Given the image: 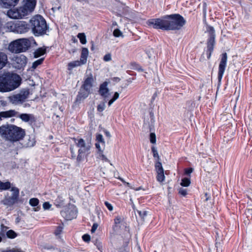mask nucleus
<instances>
[{"label":"nucleus","mask_w":252,"mask_h":252,"mask_svg":"<svg viewBox=\"0 0 252 252\" xmlns=\"http://www.w3.org/2000/svg\"><path fill=\"white\" fill-rule=\"evenodd\" d=\"M227 61V54L226 53H224L221 55V59L219 66L218 78L219 81H221L223 77L226 66Z\"/></svg>","instance_id":"2eb2a0df"},{"label":"nucleus","mask_w":252,"mask_h":252,"mask_svg":"<svg viewBox=\"0 0 252 252\" xmlns=\"http://www.w3.org/2000/svg\"><path fill=\"white\" fill-rule=\"evenodd\" d=\"M29 203L32 206H36L39 204V200L36 198H32L30 199Z\"/></svg>","instance_id":"2f4dec72"},{"label":"nucleus","mask_w":252,"mask_h":252,"mask_svg":"<svg viewBox=\"0 0 252 252\" xmlns=\"http://www.w3.org/2000/svg\"><path fill=\"white\" fill-rule=\"evenodd\" d=\"M82 63L79 60L71 62L68 64V69L71 70L74 67L82 65Z\"/></svg>","instance_id":"b1692460"},{"label":"nucleus","mask_w":252,"mask_h":252,"mask_svg":"<svg viewBox=\"0 0 252 252\" xmlns=\"http://www.w3.org/2000/svg\"><path fill=\"white\" fill-rule=\"evenodd\" d=\"M113 34L115 37H117L123 36L122 32L119 29L114 30Z\"/></svg>","instance_id":"72a5a7b5"},{"label":"nucleus","mask_w":252,"mask_h":252,"mask_svg":"<svg viewBox=\"0 0 252 252\" xmlns=\"http://www.w3.org/2000/svg\"><path fill=\"white\" fill-rule=\"evenodd\" d=\"M31 44V41L29 39L20 38L11 42L8 48L12 53H19L28 50Z\"/></svg>","instance_id":"39448f33"},{"label":"nucleus","mask_w":252,"mask_h":252,"mask_svg":"<svg viewBox=\"0 0 252 252\" xmlns=\"http://www.w3.org/2000/svg\"><path fill=\"white\" fill-rule=\"evenodd\" d=\"M11 188V183L7 181L6 182H2L0 181V190H7Z\"/></svg>","instance_id":"5701e85b"},{"label":"nucleus","mask_w":252,"mask_h":252,"mask_svg":"<svg viewBox=\"0 0 252 252\" xmlns=\"http://www.w3.org/2000/svg\"><path fill=\"white\" fill-rule=\"evenodd\" d=\"M6 235L9 239H14L17 236V234L13 230H9L6 231Z\"/></svg>","instance_id":"a878e982"},{"label":"nucleus","mask_w":252,"mask_h":252,"mask_svg":"<svg viewBox=\"0 0 252 252\" xmlns=\"http://www.w3.org/2000/svg\"><path fill=\"white\" fill-rule=\"evenodd\" d=\"M96 139L97 143H104V141L103 138V136L101 134H97L96 135Z\"/></svg>","instance_id":"e433bc0d"},{"label":"nucleus","mask_w":252,"mask_h":252,"mask_svg":"<svg viewBox=\"0 0 252 252\" xmlns=\"http://www.w3.org/2000/svg\"><path fill=\"white\" fill-rule=\"evenodd\" d=\"M155 168L157 172L163 171V169L160 161H157L155 164Z\"/></svg>","instance_id":"7c9ffc66"},{"label":"nucleus","mask_w":252,"mask_h":252,"mask_svg":"<svg viewBox=\"0 0 252 252\" xmlns=\"http://www.w3.org/2000/svg\"><path fill=\"white\" fill-rule=\"evenodd\" d=\"M7 62V55L3 52H0V69H2L5 66Z\"/></svg>","instance_id":"4be33fe9"},{"label":"nucleus","mask_w":252,"mask_h":252,"mask_svg":"<svg viewBox=\"0 0 252 252\" xmlns=\"http://www.w3.org/2000/svg\"><path fill=\"white\" fill-rule=\"evenodd\" d=\"M70 152L71 153V157L72 158H74L76 157L75 153L74 151L73 148L70 147Z\"/></svg>","instance_id":"4d7b16f0"},{"label":"nucleus","mask_w":252,"mask_h":252,"mask_svg":"<svg viewBox=\"0 0 252 252\" xmlns=\"http://www.w3.org/2000/svg\"><path fill=\"white\" fill-rule=\"evenodd\" d=\"M73 139L77 147L79 148L77 160L79 162L84 159L86 155L89 154L91 144L89 142L86 143L85 140L82 138L78 139L74 138Z\"/></svg>","instance_id":"6e6552de"},{"label":"nucleus","mask_w":252,"mask_h":252,"mask_svg":"<svg viewBox=\"0 0 252 252\" xmlns=\"http://www.w3.org/2000/svg\"><path fill=\"white\" fill-rule=\"evenodd\" d=\"M95 147L98 149V150L99 153L102 152V150H101V148H100V145H99V143H95Z\"/></svg>","instance_id":"bf43d9fd"},{"label":"nucleus","mask_w":252,"mask_h":252,"mask_svg":"<svg viewBox=\"0 0 252 252\" xmlns=\"http://www.w3.org/2000/svg\"><path fill=\"white\" fill-rule=\"evenodd\" d=\"M99 157H100V158H101V159L102 160H104L105 161H109L108 159L106 157V156H104L102 154V152H101L100 153H99Z\"/></svg>","instance_id":"603ef678"},{"label":"nucleus","mask_w":252,"mask_h":252,"mask_svg":"<svg viewBox=\"0 0 252 252\" xmlns=\"http://www.w3.org/2000/svg\"><path fill=\"white\" fill-rule=\"evenodd\" d=\"M137 213L139 215L140 217L142 219H144L145 217H146L147 215V212L145 210H142V211H137Z\"/></svg>","instance_id":"f704fd0d"},{"label":"nucleus","mask_w":252,"mask_h":252,"mask_svg":"<svg viewBox=\"0 0 252 252\" xmlns=\"http://www.w3.org/2000/svg\"><path fill=\"white\" fill-rule=\"evenodd\" d=\"M8 229V227L5 226L4 224H1L0 225V234L1 235H4L5 233L6 232V230Z\"/></svg>","instance_id":"c9c22d12"},{"label":"nucleus","mask_w":252,"mask_h":252,"mask_svg":"<svg viewBox=\"0 0 252 252\" xmlns=\"http://www.w3.org/2000/svg\"><path fill=\"white\" fill-rule=\"evenodd\" d=\"M2 6L8 8L11 6H15L19 0H0Z\"/></svg>","instance_id":"412c9836"},{"label":"nucleus","mask_w":252,"mask_h":252,"mask_svg":"<svg viewBox=\"0 0 252 252\" xmlns=\"http://www.w3.org/2000/svg\"><path fill=\"white\" fill-rule=\"evenodd\" d=\"M151 52H153V50L151 49V50L147 51L146 54H147V56H148L149 58L150 59L152 57V54Z\"/></svg>","instance_id":"13d9d810"},{"label":"nucleus","mask_w":252,"mask_h":252,"mask_svg":"<svg viewBox=\"0 0 252 252\" xmlns=\"http://www.w3.org/2000/svg\"><path fill=\"white\" fill-rule=\"evenodd\" d=\"M119 180H120V181H122L123 183H124L126 185H127V186H129V183H127V182H125V181H124V180L123 178H119Z\"/></svg>","instance_id":"052dcab7"},{"label":"nucleus","mask_w":252,"mask_h":252,"mask_svg":"<svg viewBox=\"0 0 252 252\" xmlns=\"http://www.w3.org/2000/svg\"><path fill=\"white\" fill-rule=\"evenodd\" d=\"M82 239L84 242H89L90 241L91 237L89 234H86L82 236Z\"/></svg>","instance_id":"37998d69"},{"label":"nucleus","mask_w":252,"mask_h":252,"mask_svg":"<svg viewBox=\"0 0 252 252\" xmlns=\"http://www.w3.org/2000/svg\"><path fill=\"white\" fill-rule=\"evenodd\" d=\"M104 204L110 211H113V207L111 203H110L108 201H105Z\"/></svg>","instance_id":"c03bdc74"},{"label":"nucleus","mask_w":252,"mask_h":252,"mask_svg":"<svg viewBox=\"0 0 252 252\" xmlns=\"http://www.w3.org/2000/svg\"><path fill=\"white\" fill-rule=\"evenodd\" d=\"M108 85V82L105 81L103 83L101 84L99 86L98 93L104 99L108 97L109 95V89L107 87Z\"/></svg>","instance_id":"f3484780"},{"label":"nucleus","mask_w":252,"mask_h":252,"mask_svg":"<svg viewBox=\"0 0 252 252\" xmlns=\"http://www.w3.org/2000/svg\"><path fill=\"white\" fill-rule=\"evenodd\" d=\"M179 193L183 196H185L187 194V190L181 188L179 190Z\"/></svg>","instance_id":"a19ab883"},{"label":"nucleus","mask_w":252,"mask_h":252,"mask_svg":"<svg viewBox=\"0 0 252 252\" xmlns=\"http://www.w3.org/2000/svg\"><path fill=\"white\" fill-rule=\"evenodd\" d=\"M119 97V94L115 92L113 97L111 98L114 101H116Z\"/></svg>","instance_id":"864d4df0"},{"label":"nucleus","mask_w":252,"mask_h":252,"mask_svg":"<svg viewBox=\"0 0 252 252\" xmlns=\"http://www.w3.org/2000/svg\"><path fill=\"white\" fill-rule=\"evenodd\" d=\"M117 23L116 22H113V23H112V26H117Z\"/></svg>","instance_id":"338daca9"},{"label":"nucleus","mask_w":252,"mask_h":252,"mask_svg":"<svg viewBox=\"0 0 252 252\" xmlns=\"http://www.w3.org/2000/svg\"><path fill=\"white\" fill-rule=\"evenodd\" d=\"M36 3V0H25L22 6L8 10L7 15L12 19L22 18L33 11Z\"/></svg>","instance_id":"7ed1b4c3"},{"label":"nucleus","mask_w":252,"mask_h":252,"mask_svg":"<svg viewBox=\"0 0 252 252\" xmlns=\"http://www.w3.org/2000/svg\"><path fill=\"white\" fill-rule=\"evenodd\" d=\"M79 61L82 65L85 64L87 63V58L81 55L80 59Z\"/></svg>","instance_id":"de8ad7c7"},{"label":"nucleus","mask_w":252,"mask_h":252,"mask_svg":"<svg viewBox=\"0 0 252 252\" xmlns=\"http://www.w3.org/2000/svg\"><path fill=\"white\" fill-rule=\"evenodd\" d=\"M207 32L209 33V38L207 41V47L206 50L207 58L210 59L215 43V31L213 27L208 25L206 28Z\"/></svg>","instance_id":"9d476101"},{"label":"nucleus","mask_w":252,"mask_h":252,"mask_svg":"<svg viewBox=\"0 0 252 252\" xmlns=\"http://www.w3.org/2000/svg\"><path fill=\"white\" fill-rule=\"evenodd\" d=\"M2 252H24L23 251H21L20 250H19V249H10V250H4V251H2Z\"/></svg>","instance_id":"49530a36"},{"label":"nucleus","mask_w":252,"mask_h":252,"mask_svg":"<svg viewBox=\"0 0 252 252\" xmlns=\"http://www.w3.org/2000/svg\"><path fill=\"white\" fill-rule=\"evenodd\" d=\"M185 173L187 174V175H189L190 173H191L193 171V169L192 168H186L185 169Z\"/></svg>","instance_id":"6e6d98bb"},{"label":"nucleus","mask_w":252,"mask_h":252,"mask_svg":"<svg viewBox=\"0 0 252 252\" xmlns=\"http://www.w3.org/2000/svg\"><path fill=\"white\" fill-rule=\"evenodd\" d=\"M105 101L102 102L97 105V110L100 112H102L105 109Z\"/></svg>","instance_id":"473e14b6"},{"label":"nucleus","mask_w":252,"mask_h":252,"mask_svg":"<svg viewBox=\"0 0 252 252\" xmlns=\"http://www.w3.org/2000/svg\"><path fill=\"white\" fill-rule=\"evenodd\" d=\"M114 101L112 99H111L108 102V105L109 106H110L114 102Z\"/></svg>","instance_id":"680f3d73"},{"label":"nucleus","mask_w":252,"mask_h":252,"mask_svg":"<svg viewBox=\"0 0 252 252\" xmlns=\"http://www.w3.org/2000/svg\"><path fill=\"white\" fill-rule=\"evenodd\" d=\"M11 191L13 192L11 196L6 197L2 201L3 204L9 206L14 204L17 201L19 196V190L18 188L13 187Z\"/></svg>","instance_id":"ddd939ff"},{"label":"nucleus","mask_w":252,"mask_h":252,"mask_svg":"<svg viewBox=\"0 0 252 252\" xmlns=\"http://www.w3.org/2000/svg\"><path fill=\"white\" fill-rule=\"evenodd\" d=\"M122 221V218L120 216H117L114 219V222L116 225L120 224Z\"/></svg>","instance_id":"a18cd8bd"},{"label":"nucleus","mask_w":252,"mask_h":252,"mask_svg":"<svg viewBox=\"0 0 252 252\" xmlns=\"http://www.w3.org/2000/svg\"><path fill=\"white\" fill-rule=\"evenodd\" d=\"M63 229V226L62 225L58 226L56 229L55 231V234L58 235L61 233Z\"/></svg>","instance_id":"58836bf2"},{"label":"nucleus","mask_w":252,"mask_h":252,"mask_svg":"<svg viewBox=\"0 0 252 252\" xmlns=\"http://www.w3.org/2000/svg\"><path fill=\"white\" fill-rule=\"evenodd\" d=\"M89 54V51L87 48H83L81 51V55L88 58Z\"/></svg>","instance_id":"ea45409f"},{"label":"nucleus","mask_w":252,"mask_h":252,"mask_svg":"<svg viewBox=\"0 0 252 252\" xmlns=\"http://www.w3.org/2000/svg\"><path fill=\"white\" fill-rule=\"evenodd\" d=\"M150 142L152 144H155L156 142V136L154 133H151L150 135Z\"/></svg>","instance_id":"4c0bfd02"},{"label":"nucleus","mask_w":252,"mask_h":252,"mask_svg":"<svg viewBox=\"0 0 252 252\" xmlns=\"http://www.w3.org/2000/svg\"><path fill=\"white\" fill-rule=\"evenodd\" d=\"M98 224L97 223H94L92 227L91 232L94 233L98 227Z\"/></svg>","instance_id":"3c124183"},{"label":"nucleus","mask_w":252,"mask_h":252,"mask_svg":"<svg viewBox=\"0 0 252 252\" xmlns=\"http://www.w3.org/2000/svg\"><path fill=\"white\" fill-rule=\"evenodd\" d=\"M0 135L6 141L15 142L22 140L26 135V131L16 125L6 124L0 126Z\"/></svg>","instance_id":"f257e3e1"},{"label":"nucleus","mask_w":252,"mask_h":252,"mask_svg":"<svg viewBox=\"0 0 252 252\" xmlns=\"http://www.w3.org/2000/svg\"><path fill=\"white\" fill-rule=\"evenodd\" d=\"M167 16L168 15H165L159 18L150 19L147 21V24L156 30L169 31Z\"/></svg>","instance_id":"0eeeda50"},{"label":"nucleus","mask_w":252,"mask_h":252,"mask_svg":"<svg viewBox=\"0 0 252 252\" xmlns=\"http://www.w3.org/2000/svg\"><path fill=\"white\" fill-rule=\"evenodd\" d=\"M44 61V58H40L35 62L32 64V68L33 69H35L39 65L41 64Z\"/></svg>","instance_id":"c756f323"},{"label":"nucleus","mask_w":252,"mask_h":252,"mask_svg":"<svg viewBox=\"0 0 252 252\" xmlns=\"http://www.w3.org/2000/svg\"><path fill=\"white\" fill-rule=\"evenodd\" d=\"M205 195L206 197V198L205 199V200L207 201L209 199V197L208 196V193H205Z\"/></svg>","instance_id":"69168bd1"},{"label":"nucleus","mask_w":252,"mask_h":252,"mask_svg":"<svg viewBox=\"0 0 252 252\" xmlns=\"http://www.w3.org/2000/svg\"><path fill=\"white\" fill-rule=\"evenodd\" d=\"M63 217L66 220H71L77 216V210L74 206H71L64 209L61 212Z\"/></svg>","instance_id":"4468645a"},{"label":"nucleus","mask_w":252,"mask_h":252,"mask_svg":"<svg viewBox=\"0 0 252 252\" xmlns=\"http://www.w3.org/2000/svg\"><path fill=\"white\" fill-rule=\"evenodd\" d=\"M78 38L79 39L80 42L82 44H85L87 42L86 35L84 33H79L77 35Z\"/></svg>","instance_id":"c85d7f7f"},{"label":"nucleus","mask_w":252,"mask_h":252,"mask_svg":"<svg viewBox=\"0 0 252 252\" xmlns=\"http://www.w3.org/2000/svg\"><path fill=\"white\" fill-rule=\"evenodd\" d=\"M21 77L16 73H4L0 75V92H8L18 88L21 83Z\"/></svg>","instance_id":"f03ea898"},{"label":"nucleus","mask_w":252,"mask_h":252,"mask_svg":"<svg viewBox=\"0 0 252 252\" xmlns=\"http://www.w3.org/2000/svg\"><path fill=\"white\" fill-rule=\"evenodd\" d=\"M250 174H251V175L252 176V168L251 169L250 171Z\"/></svg>","instance_id":"774afa93"},{"label":"nucleus","mask_w":252,"mask_h":252,"mask_svg":"<svg viewBox=\"0 0 252 252\" xmlns=\"http://www.w3.org/2000/svg\"><path fill=\"white\" fill-rule=\"evenodd\" d=\"M152 151L153 152V156L154 158H157L158 159H159V157L157 151L155 149V148H152Z\"/></svg>","instance_id":"8fccbe9b"},{"label":"nucleus","mask_w":252,"mask_h":252,"mask_svg":"<svg viewBox=\"0 0 252 252\" xmlns=\"http://www.w3.org/2000/svg\"><path fill=\"white\" fill-rule=\"evenodd\" d=\"M157 180L159 182H162L164 181L165 179V176L164 174V171L161 172H157Z\"/></svg>","instance_id":"bb28decb"},{"label":"nucleus","mask_w":252,"mask_h":252,"mask_svg":"<svg viewBox=\"0 0 252 252\" xmlns=\"http://www.w3.org/2000/svg\"><path fill=\"white\" fill-rule=\"evenodd\" d=\"M94 81L93 76L92 74L89 77L85 79L81 88L85 91L90 92L93 87V83Z\"/></svg>","instance_id":"a211bd4d"},{"label":"nucleus","mask_w":252,"mask_h":252,"mask_svg":"<svg viewBox=\"0 0 252 252\" xmlns=\"http://www.w3.org/2000/svg\"><path fill=\"white\" fill-rule=\"evenodd\" d=\"M6 27L10 31L17 33H26L30 30V24L23 21H19L15 23L8 22L6 24Z\"/></svg>","instance_id":"1a4fd4ad"},{"label":"nucleus","mask_w":252,"mask_h":252,"mask_svg":"<svg viewBox=\"0 0 252 252\" xmlns=\"http://www.w3.org/2000/svg\"><path fill=\"white\" fill-rule=\"evenodd\" d=\"M16 117L19 118L23 122L28 123L30 125L34 124L36 121V118L34 115L32 114H19L18 113V114H17Z\"/></svg>","instance_id":"dca6fc26"},{"label":"nucleus","mask_w":252,"mask_h":252,"mask_svg":"<svg viewBox=\"0 0 252 252\" xmlns=\"http://www.w3.org/2000/svg\"><path fill=\"white\" fill-rule=\"evenodd\" d=\"M51 207V205L48 202H45L43 204V208L45 210L49 209Z\"/></svg>","instance_id":"09e8293b"},{"label":"nucleus","mask_w":252,"mask_h":252,"mask_svg":"<svg viewBox=\"0 0 252 252\" xmlns=\"http://www.w3.org/2000/svg\"><path fill=\"white\" fill-rule=\"evenodd\" d=\"M77 0L79 1L80 2H85V3L88 2V0Z\"/></svg>","instance_id":"e2e57ef3"},{"label":"nucleus","mask_w":252,"mask_h":252,"mask_svg":"<svg viewBox=\"0 0 252 252\" xmlns=\"http://www.w3.org/2000/svg\"><path fill=\"white\" fill-rule=\"evenodd\" d=\"M29 95V90L21 91L19 94L11 96L10 102L14 104H21L25 101Z\"/></svg>","instance_id":"f8f14e48"},{"label":"nucleus","mask_w":252,"mask_h":252,"mask_svg":"<svg viewBox=\"0 0 252 252\" xmlns=\"http://www.w3.org/2000/svg\"><path fill=\"white\" fill-rule=\"evenodd\" d=\"M112 59L111 55L110 53L106 54L103 57V61L105 62H109Z\"/></svg>","instance_id":"79ce46f5"},{"label":"nucleus","mask_w":252,"mask_h":252,"mask_svg":"<svg viewBox=\"0 0 252 252\" xmlns=\"http://www.w3.org/2000/svg\"><path fill=\"white\" fill-rule=\"evenodd\" d=\"M190 184V180L189 178H184L182 179L181 185L183 187H187Z\"/></svg>","instance_id":"cd10ccee"},{"label":"nucleus","mask_w":252,"mask_h":252,"mask_svg":"<svg viewBox=\"0 0 252 252\" xmlns=\"http://www.w3.org/2000/svg\"><path fill=\"white\" fill-rule=\"evenodd\" d=\"M90 93V92L85 91L81 88L77 95L76 101H81L82 99H84L88 96Z\"/></svg>","instance_id":"aec40b11"},{"label":"nucleus","mask_w":252,"mask_h":252,"mask_svg":"<svg viewBox=\"0 0 252 252\" xmlns=\"http://www.w3.org/2000/svg\"><path fill=\"white\" fill-rule=\"evenodd\" d=\"M30 27L32 32L35 36H40L46 34L48 30L46 20L40 15H36L31 19Z\"/></svg>","instance_id":"20e7f679"},{"label":"nucleus","mask_w":252,"mask_h":252,"mask_svg":"<svg viewBox=\"0 0 252 252\" xmlns=\"http://www.w3.org/2000/svg\"><path fill=\"white\" fill-rule=\"evenodd\" d=\"M169 31L179 30L186 24L184 18L179 14L168 15Z\"/></svg>","instance_id":"423d86ee"},{"label":"nucleus","mask_w":252,"mask_h":252,"mask_svg":"<svg viewBox=\"0 0 252 252\" xmlns=\"http://www.w3.org/2000/svg\"><path fill=\"white\" fill-rule=\"evenodd\" d=\"M12 62V65L15 68L23 69L27 64V58L23 55H17L13 57Z\"/></svg>","instance_id":"9b49d317"},{"label":"nucleus","mask_w":252,"mask_h":252,"mask_svg":"<svg viewBox=\"0 0 252 252\" xmlns=\"http://www.w3.org/2000/svg\"><path fill=\"white\" fill-rule=\"evenodd\" d=\"M46 53V49L42 48H39L36 50L34 52V58H38L44 55Z\"/></svg>","instance_id":"393cba45"},{"label":"nucleus","mask_w":252,"mask_h":252,"mask_svg":"<svg viewBox=\"0 0 252 252\" xmlns=\"http://www.w3.org/2000/svg\"><path fill=\"white\" fill-rule=\"evenodd\" d=\"M114 80L116 81H119L120 80V79L118 77H115L114 78Z\"/></svg>","instance_id":"0e129e2a"},{"label":"nucleus","mask_w":252,"mask_h":252,"mask_svg":"<svg viewBox=\"0 0 252 252\" xmlns=\"http://www.w3.org/2000/svg\"><path fill=\"white\" fill-rule=\"evenodd\" d=\"M35 143V141L34 139H32V141H30L27 143V146L28 147H32L34 145Z\"/></svg>","instance_id":"5fc2aeb1"},{"label":"nucleus","mask_w":252,"mask_h":252,"mask_svg":"<svg viewBox=\"0 0 252 252\" xmlns=\"http://www.w3.org/2000/svg\"><path fill=\"white\" fill-rule=\"evenodd\" d=\"M17 114H18V112L14 110H10L8 111L0 112V120H2L5 118L17 116Z\"/></svg>","instance_id":"6ab92c4d"}]
</instances>
